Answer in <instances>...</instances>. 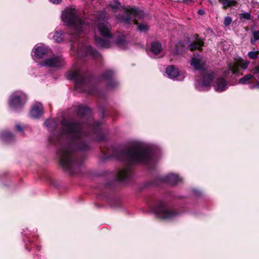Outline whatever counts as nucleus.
<instances>
[{
  "mask_svg": "<svg viewBox=\"0 0 259 259\" xmlns=\"http://www.w3.org/2000/svg\"><path fill=\"white\" fill-rule=\"evenodd\" d=\"M75 112L79 120L63 118L60 121L62 134L54 132L48 138L51 144L59 147L57 154L60 164L71 176L80 173L85 153L91 149V140L99 142L106 140L101 122L82 120L90 116L88 107L79 105Z\"/></svg>",
  "mask_w": 259,
  "mask_h": 259,
  "instance_id": "nucleus-1",
  "label": "nucleus"
},
{
  "mask_svg": "<svg viewBox=\"0 0 259 259\" xmlns=\"http://www.w3.org/2000/svg\"><path fill=\"white\" fill-rule=\"evenodd\" d=\"M112 155L117 159L129 165L142 163L149 165L153 159L152 150L139 143H134L125 150L115 148Z\"/></svg>",
  "mask_w": 259,
  "mask_h": 259,
  "instance_id": "nucleus-2",
  "label": "nucleus"
},
{
  "mask_svg": "<svg viewBox=\"0 0 259 259\" xmlns=\"http://www.w3.org/2000/svg\"><path fill=\"white\" fill-rule=\"evenodd\" d=\"M67 78L69 80H74L76 89L88 94L104 98V95H101L97 88L93 84V76L88 72H82L79 70H71L68 72Z\"/></svg>",
  "mask_w": 259,
  "mask_h": 259,
  "instance_id": "nucleus-3",
  "label": "nucleus"
},
{
  "mask_svg": "<svg viewBox=\"0 0 259 259\" xmlns=\"http://www.w3.org/2000/svg\"><path fill=\"white\" fill-rule=\"evenodd\" d=\"M61 18L65 25L72 29L70 34L76 37L79 36L82 32V26L84 21L81 19L74 10L67 8L62 13Z\"/></svg>",
  "mask_w": 259,
  "mask_h": 259,
  "instance_id": "nucleus-4",
  "label": "nucleus"
},
{
  "mask_svg": "<svg viewBox=\"0 0 259 259\" xmlns=\"http://www.w3.org/2000/svg\"><path fill=\"white\" fill-rule=\"evenodd\" d=\"M154 213L158 218L171 220L177 217L180 212L163 201L158 202L152 208Z\"/></svg>",
  "mask_w": 259,
  "mask_h": 259,
  "instance_id": "nucleus-5",
  "label": "nucleus"
},
{
  "mask_svg": "<svg viewBox=\"0 0 259 259\" xmlns=\"http://www.w3.org/2000/svg\"><path fill=\"white\" fill-rule=\"evenodd\" d=\"M144 16V11L137 9L136 8L130 9L123 8V13L119 16L118 19L126 24H131L133 18L136 19L137 18L141 19Z\"/></svg>",
  "mask_w": 259,
  "mask_h": 259,
  "instance_id": "nucleus-6",
  "label": "nucleus"
},
{
  "mask_svg": "<svg viewBox=\"0 0 259 259\" xmlns=\"http://www.w3.org/2000/svg\"><path fill=\"white\" fill-rule=\"evenodd\" d=\"M27 98L25 95L14 93L10 97V107L15 112H19L21 110Z\"/></svg>",
  "mask_w": 259,
  "mask_h": 259,
  "instance_id": "nucleus-7",
  "label": "nucleus"
},
{
  "mask_svg": "<svg viewBox=\"0 0 259 259\" xmlns=\"http://www.w3.org/2000/svg\"><path fill=\"white\" fill-rule=\"evenodd\" d=\"M115 71L112 69L105 70L101 75V79L107 81V86L109 88H114L118 85V81L115 78Z\"/></svg>",
  "mask_w": 259,
  "mask_h": 259,
  "instance_id": "nucleus-8",
  "label": "nucleus"
},
{
  "mask_svg": "<svg viewBox=\"0 0 259 259\" xmlns=\"http://www.w3.org/2000/svg\"><path fill=\"white\" fill-rule=\"evenodd\" d=\"M64 59L61 56H56L47 59L43 62V65L47 67L59 68L64 66Z\"/></svg>",
  "mask_w": 259,
  "mask_h": 259,
  "instance_id": "nucleus-9",
  "label": "nucleus"
},
{
  "mask_svg": "<svg viewBox=\"0 0 259 259\" xmlns=\"http://www.w3.org/2000/svg\"><path fill=\"white\" fill-rule=\"evenodd\" d=\"M194 37V41L191 43L188 47L189 50L191 52H193L195 50L202 52L203 50L202 47L204 46L203 39L200 38L198 34H195Z\"/></svg>",
  "mask_w": 259,
  "mask_h": 259,
  "instance_id": "nucleus-10",
  "label": "nucleus"
},
{
  "mask_svg": "<svg viewBox=\"0 0 259 259\" xmlns=\"http://www.w3.org/2000/svg\"><path fill=\"white\" fill-rule=\"evenodd\" d=\"M214 75L213 71L204 73L202 77V86L209 88L214 78Z\"/></svg>",
  "mask_w": 259,
  "mask_h": 259,
  "instance_id": "nucleus-11",
  "label": "nucleus"
},
{
  "mask_svg": "<svg viewBox=\"0 0 259 259\" xmlns=\"http://www.w3.org/2000/svg\"><path fill=\"white\" fill-rule=\"evenodd\" d=\"M43 107L41 103L35 104L30 112V116L33 118H39L43 114Z\"/></svg>",
  "mask_w": 259,
  "mask_h": 259,
  "instance_id": "nucleus-12",
  "label": "nucleus"
},
{
  "mask_svg": "<svg viewBox=\"0 0 259 259\" xmlns=\"http://www.w3.org/2000/svg\"><path fill=\"white\" fill-rule=\"evenodd\" d=\"M227 88V81L224 77H219L217 78L214 86V89L217 92H223L226 90Z\"/></svg>",
  "mask_w": 259,
  "mask_h": 259,
  "instance_id": "nucleus-13",
  "label": "nucleus"
},
{
  "mask_svg": "<svg viewBox=\"0 0 259 259\" xmlns=\"http://www.w3.org/2000/svg\"><path fill=\"white\" fill-rule=\"evenodd\" d=\"M190 65L196 70H202L204 69L205 63L200 59L192 57L191 60Z\"/></svg>",
  "mask_w": 259,
  "mask_h": 259,
  "instance_id": "nucleus-14",
  "label": "nucleus"
},
{
  "mask_svg": "<svg viewBox=\"0 0 259 259\" xmlns=\"http://www.w3.org/2000/svg\"><path fill=\"white\" fill-rule=\"evenodd\" d=\"M98 27L100 34L103 37L110 38L112 36L109 28L104 23H99Z\"/></svg>",
  "mask_w": 259,
  "mask_h": 259,
  "instance_id": "nucleus-15",
  "label": "nucleus"
},
{
  "mask_svg": "<svg viewBox=\"0 0 259 259\" xmlns=\"http://www.w3.org/2000/svg\"><path fill=\"white\" fill-rule=\"evenodd\" d=\"M86 56H91L94 59H97L100 57V53L91 46H87L85 48Z\"/></svg>",
  "mask_w": 259,
  "mask_h": 259,
  "instance_id": "nucleus-16",
  "label": "nucleus"
},
{
  "mask_svg": "<svg viewBox=\"0 0 259 259\" xmlns=\"http://www.w3.org/2000/svg\"><path fill=\"white\" fill-rule=\"evenodd\" d=\"M228 69L225 70L223 72V75L224 77H227L230 74L231 72L233 74H237L239 73V69H238V65L237 64H233L232 63H229L228 65Z\"/></svg>",
  "mask_w": 259,
  "mask_h": 259,
  "instance_id": "nucleus-17",
  "label": "nucleus"
},
{
  "mask_svg": "<svg viewBox=\"0 0 259 259\" xmlns=\"http://www.w3.org/2000/svg\"><path fill=\"white\" fill-rule=\"evenodd\" d=\"M95 41L96 46L99 48H108L110 46L109 40L99 36H95Z\"/></svg>",
  "mask_w": 259,
  "mask_h": 259,
  "instance_id": "nucleus-18",
  "label": "nucleus"
},
{
  "mask_svg": "<svg viewBox=\"0 0 259 259\" xmlns=\"http://www.w3.org/2000/svg\"><path fill=\"white\" fill-rule=\"evenodd\" d=\"M49 49L48 48L44 46H38L35 49L34 53L36 57L42 58L49 53Z\"/></svg>",
  "mask_w": 259,
  "mask_h": 259,
  "instance_id": "nucleus-19",
  "label": "nucleus"
},
{
  "mask_svg": "<svg viewBox=\"0 0 259 259\" xmlns=\"http://www.w3.org/2000/svg\"><path fill=\"white\" fill-rule=\"evenodd\" d=\"M166 73L170 78H175L179 75V72L178 69L175 67L174 65L168 66L166 69Z\"/></svg>",
  "mask_w": 259,
  "mask_h": 259,
  "instance_id": "nucleus-20",
  "label": "nucleus"
},
{
  "mask_svg": "<svg viewBox=\"0 0 259 259\" xmlns=\"http://www.w3.org/2000/svg\"><path fill=\"white\" fill-rule=\"evenodd\" d=\"M150 50L154 54L158 55L162 51L161 44L158 41L152 42Z\"/></svg>",
  "mask_w": 259,
  "mask_h": 259,
  "instance_id": "nucleus-21",
  "label": "nucleus"
},
{
  "mask_svg": "<svg viewBox=\"0 0 259 259\" xmlns=\"http://www.w3.org/2000/svg\"><path fill=\"white\" fill-rule=\"evenodd\" d=\"M44 124L49 128L50 132H55L57 127L58 124L56 120L49 119L45 121Z\"/></svg>",
  "mask_w": 259,
  "mask_h": 259,
  "instance_id": "nucleus-22",
  "label": "nucleus"
},
{
  "mask_svg": "<svg viewBox=\"0 0 259 259\" xmlns=\"http://www.w3.org/2000/svg\"><path fill=\"white\" fill-rule=\"evenodd\" d=\"M128 173L129 171L127 169L119 170L117 172L116 175L114 176L113 178H128ZM105 176L107 177L108 178H112V177L108 175H106Z\"/></svg>",
  "mask_w": 259,
  "mask_h": 259,
  "instance_id": "nucleus-23",
  "label": "nucleus"
},
{
  "mask_svg": "<svg viewBox=\"0 0 259 259\" xmlns=\"http://www.w3.org/2000/svg\"><path fill=\"white\" fill-rule=\"evenodd\" d=\"M134 24L137 25V30L141 32H147L149 29V26L145 23H139L136 19L133 20Z\"/></svg>",
  "mask_w": 259,
  "mask_h": 259,
  "instance_id": "nucleus-24",
  "label": "nucleus"
},
{
  "mask_svg": "<svg viewBox=\"0 0 259 259\" xmlns=\"http://www.w3.org/2000/svg\"><path fill=\"white\" fill-rule=\"evenodd\" d=\"M2 139L6 142H11L14 139V135L9 131H5L1 134Z\"/></svg>",
  "mask_w": 259,
  "mask_h": 259,
  "instance_id": "nucleus-25",
  "label": "nucleus"
},
{
  "mask_svg": "<svg viewBox=\"0 0 259 259\" xmlns=\"http://www.w3.org/2000/svg\"><path fill=\"white\" fill-rule=\"evenodd\" d=\"M220 3L222 4L223 9H226L228 7L236 6L237 2L236 0H221Z\"/></svg>",
  "mask_w": 259,
  "mask_h": 259,
  "instance_id": "nucleus-26",
  "label": "nucleus"
},
{
  "mask_svg": "<svg viewBox=\"0 0 259 259\" xmlns=\"http://www.w3.org/2000/svg\"><path fill=\"white\" fill-rule=\"evenodd\" d=\"M109 6L113 12L116 13L119 10L121 5L118 0H113L109 3Z\"/></svg>",
  "mask_w": 259,
  "mask_h": 259,
  "instance_id": "nucleus-27",
  "label": "nucleus"
},
{
  "mask_svg": "<svg viewBox=\"0 0 259 259\" xmlns=\"http://www.w3.org/2000/svg\"><path fill=\"white\" fill-rule=\"evenodd\" d=\"M116 45L121 48H124L126 45L125 37L123 35L118 36L116 39Z\"/></svg>",
  "mask_w": 259,
  "mask_h": 259,
  "instance_id": "nucleus-28",
  "label": "nucleus"
},
{
  "mask_svg": "<svg viewBox=\"0 0 259 259\" xmlns=\"http://www.w3.org/2000/svg\"><path fill=\"white\" fill-rule=\"evenodd\" d=\"M185 45L182 41H179L175 47V51L176 54H182L184 52Z\"/></svg>",
  "mask_w": 259,
  "mask_h": 259,
  "instance_id": "nucleus-29",
  "label": "nucleus"
},
{
  "mask_svg": "<svg viewBox=\"0 0 259 259\" xmlns=\"http://www.w3.org/2000/svg\"><path fill=\"white\" fill-rule=\"evenodd\" d=\"M253 76L252 75L250 74H247L241 78L239 81L238 83L240 84H245L249 83L250 81V80L253 78Z\"/></svg>",
  "mask_w": 259,
  "mask_h": 259,
  "instance_id": "nucleus-30",
  "label": "nucleus"
},
{
  "mask_svg": "<svg viewBox=\"0 0 259 259\" xmlns=\"http://www.w3.org/2000/svg\"><path fill=\"white\" fill-rule=\"evenodd\" d=\"M234 64H237V65H238V67H240L243 69H245L248 67L249 62H243L242 60H241L240 61H239L238 62L235 63Z\"/></svg>",
  "mask_w": 259,
  "mask_h": 259,
  "instance_id": "nucleus-31",
  "label": "nucleus"
},
{
  "mask_svg": "<svg viewBox=\"0 0 259 259\" xmlns=\"http://www.w3.org/2000/svg\"><path fill=\"white\" fill-rule=\"evenodd\" d=\"M259 55V51H250L248 53L247 56L251 59H256Z\"/></svg>",
  "mask_w": 259,
  "mask_h": 259,
  "instance_id": "nucleus-32",
  "label": "nucleus"
},
{
  "mask_svg": "<svg viewBox=\"0 0 259 259\" xmlns=\"http://www.w3.org/2000/svg\"><path fill=\"white\" fill-rule=\"evenodd\" d=\"M61 35H62V33H60L58 32V31H56L53 36V39L57 42H61V41H63V38L61 36Z\"/></svg>",
  "mask_w": 259,
  "mask_h": 259,
  "instance_id": "nucleus-33",
  "label": "nucleus"
},
{
  "mask_svg": "<svg viewBox=\"0 0 259 259\" xmlns=\"http://www.w3.org/2000/svg\"><path fill=\"white\" fill-rule=\"evenodd\" d=\"M163 178H182V176L179 174L170 172L167 174Z\"/></svg>",
  "mask_w": 259,
  "mask_h": 259,
  "instance_id": "nucleus-34",
  "label": "nucleus"
},
{
  "mask_svg": "<svg viewBox=\"0 0 259 259\" xmlns=\"http://www.w3.org/2000/svg\"><path fill=\"white\" fill-rule=\"evenodd\" d=\"M239 15L240 19L250 20L251 19L250 14L247 12L240 13Z\"/></svg>",
  "mask_w": 259,
  "mask_h": 259,
  "instance_id": "nucleus-35",
  "label": "nucleus"
},
{
  "mask_svg": "<svg viewBox=\"0 0 259 259\" xmlns=\"http://www.w3.org/2000/svg\"><path fill=\"white\" fill-rule=\"evenodd\" d=\"M232 22V18L229 16H227L224 19V24L226 27L229 26Z\"/></svg>",
  "mask_w": 259,
  "mask_h": 259,
  "instance_id": "nucleus-36",
  "label": "nucleus"
},
{
  "mask_svg": "<svg viewBox=\"0 0 259 259\" xmlns=\"http://www.w3.org/2000/svg\"><path fill=\"white\" fill-rule=\"evenodd\" d=\"M253 36L255 41L259 39V30L255 31L253 32Z\"/></svg>",
  "mask_w": 259,
  "mask_h": 259,
  "instance_id": "nucleus-37",
  "label": "nucleus"
},
{
  "mask_svg": "<svg viewBox=\"0 0 259 259\" xmlns=\"http://www.w3.org/2000/svg\"><path fill=\"white\" fill-rule=\"evenodd\" d=\"M100 110L101 111L102 116L103 117H105L106 116V109L104 107H100Z\"/></svg>",
  "mask_w": 259,
  "mask_h": 259,
  "instance_id": "nucleus-38",
  "label": "nucleus"
},
{
  "mask_svg": "<svg viewBox=\"0 0 259 259\" xmlns=\"http://www.w3.org/2000/svg\"><path fill=\"white\" fill-rule=\"evenodd\" d=\"M16 130L18 132H23V128L22 126H21L19 124H16L15 125Z\"/></svg>",
  "mask_w": 259,
  "mask_h": 259,
  "instance_id": "nucleus-39",
  "label": "nucleus"
},
{
  "mask_svg": "<svg viewBox=\"0 0 259 259\" xmlns=\"http://www.w3.org/2000/svg\"><path fill=\"white\" fill-rule=\"evenodd\" d=\"M253 71L254 74L259 73V66H256L254 67V68L253 70Z\"/></svg>",
  "mask_w": 259,
  "mask_h": 259,
  "instance_id": "nucleus-40",
  "label": "nucleus"
},
{
  "mask_svg": "<svg viewBox=\"0 0 259 259\" xmlns=\"http://www.w3.org/2000/svg\"><path fill=\"white\" fill-rule=\"evenodd\" d=\"M106 150H104L101 147H100V149L101 152L104 154H106V153L107 152H108V147H105Z\"/></svg>",
  "mask_w": 259,
  "mask_h": 259,
  "instance_id": "nucleus-41",
  "label": "nucleus"
},
{
  "mask_svg": "<svg viewBox=\"0 0 259 259\" xmlns=\"http://www.w3.org/2000/svg\"><path fill=\"white\" fill-rule=\"evenodd\" d=\"M54 4H58L61 2L62 0H50Z\"/></svg>",
  "mask_w": 259,
  "mask_h": 259,
  "instance_id": "nucleus-42",
  "label": "nucleus"
},
{
  "mask_svg": "<svg viewBox=\"0 0 259 259\" xmlns=\"http://www.w3.org/2000/svg\"><path fill=\"white\" fill-rule=\"evenodd\" d=\"M157 180H159V181L161 182L167 183L168 182V180H169V179H157Z\"/></svg>",
  "mask_w": 259,
  "mask_h": 259,
  "instance_id": "nucleus-43",
  "label": "nucleus"
},
{
  "mask_svg": "<svg viewBox=\"0 0 259 259\" xmlns=\"http://www.w3.org/2000/svg\"><path fill=\"white\" fill-rule=\"evenodd\" d=\"M198 14L200 15L204 14V12L202 10H199L197 12Z\"/></svg>",
  "mask_w": 259,
  "mask_h": 259,
  "instance_id": "nucleus-44",
  "label": "nucleus"
},
{
  "mask_svg": "<svg viewBox=\"0 0 259 259\" xmlns=\"http://www.w3.org/2000/svg\"><path fill=\"white\" fill-rule=\"evenodd\" d=\"M183 3L188 4L189 2H192V0H183Z\"/></svg>",
  "mask_w": 259,
  "mask_h": 259,
  "instance_id": "nucleus-45",
  "label": "nucleus"
},
{
  "mask_svg": "<svg viewBox=\"0 0 259 259\" xmlns=\"http://www.w3.org/2000/svg\"><path fill=\"white\" fill-rule=\"evenodd\" d=\"M113 180H114L115 181H118L119 180H121L122 179H112Z\"/></svg>",
  "mask_w": 259,
  "mask_h": 259,
  "instance_id": "nucleus-46",
  "label": "nucleus"
},
{
  "mask_svg": "<svg viewBox=\"0 0 259 259\" xmlns=\"http://www.w3.org/2000/svg\"><path fill=\"white\" fill-rule=\"evenodd\" d=\"M258 19H259V15L257 16Z\"/></svg>",
  "mask_w": 259,
  "mask_h": 259,
  "instance_id": "nucleus-47",
  "label": "nucleus"
},
{
  "mask_svg": "<svg viewBox=\"0 0 259 259\" xmlns=\"http://www.w3.org/2000/svg\"><path fill=\"white\" fill-rule=\"evenodd\" d=\"M220 1H221V0H219V3H220Z\"/></svg>",
  "mask_w": 259,
  "mask_h": 259,
  "instance_id": "nucleus-48",
  "label": "nucleus"
}]
</instances>
